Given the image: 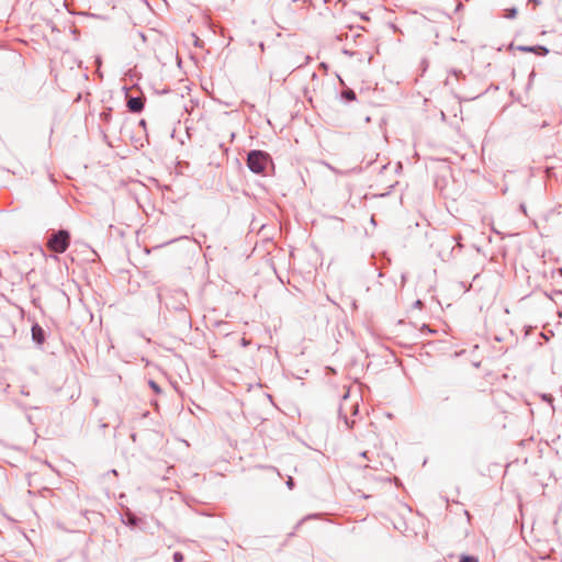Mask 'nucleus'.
I'll list each match as a JSON object with an SVG mask.
<instances>
[{"label": "nucleus", "mask_w": 562, "mask_h": 562, "mask_svg": "<svg viewBox=\"0 0 562 562\" xmlns=\"http://www.w3.org/2000/svg\"><path fill=\"white\" fill-rule=\"evenodd\" d=\"M70 243V234L67 231H58L47 241V248L57 254L66 251Z\"/></svg>", "instance_id": "obj_1"}, {"label": "nucleus", "mask_w": 562, "mask_h": 562, "mask_svg": "<svg viewBox=\"0 0 562 562\" xmlns=\"http://www.w3.org/2000/svg\"><path fill=\"white\" fill-rule=\"evenodd\" d=\"M269 161V156L262 151L254 150L248 154L247 164L251 171L260 173L262 172Z\"/></svg>", "instance_id": "obj_2"}, {"label": "nucleus", "mask_w": 562, "mask_h": 562, "mask_svg": "<svg viewBox=\"0 0 562 562\" xmlns=\"http://www.w3.org/2000/svg\"><path fill=\"white\" fill-rule=\"evenodd\" d=\"M127 106L132 112H140L144 108V102L139 98H131L127 101Z\"/></svg>", "instance_id": "obj_3"}, {"label": "nucleus", "mask_w": 562, "mask_h": 562, "mask_svg": "<svg viewBox=\"0 0 562 562\" xmlns=\"http://www.w3.org/2000/svg\"><path fill=\"white\" fill-rule=\"evenodd\" d=\"M32 335L34 340H36L38 344L44 341V333L40 326L32 327Z\"/></svg>", "instance_id": "obj_4"}, {"label": "nucleus", "mask_w": 562, "mask_h": 562, "mask_svg": "<svg viewBox=\"0 0 562 562\" xmlns=\"http://www.w3.org/2000/svg\"><path fill=\"white\" fill-rule=\"evenodd\" d=\"M517 15V10L515 8L506 9L504 16L507 19H514Z\"/></svg>", "instance_id": "obj_5"}, {"label": "nucleus", "mask_w": 562, "mask_h": 562, "mask_svg": "<svg viewBox=\"0 0 562 562\" xmlns=\"http://www.w3.org/2000/svg\"><path fill=\"white\" fill-rule=\"evenodd\" d=\"M342 95L349 101H353L356 99V94L352 90L345 91Z\"/></svg>", "instance_id": "obj_6"}, {"label": "nucleus", "mask_w": 562, "mask_h": 562, "mask_svg": "<svg viewBox=\"0 0 562 562\" xmlns=\"http://www.w3.org/2000/svg\"><path fill=\"white\" fill-rule=\"evenodd\" d=\"M149 386L153 389V391L156 394H160L161 393V389L159 387V385L155 381H149Z\"/></svg>", "instance_id": "obj_7"}, {"label": "nucleus", "mask_w": 562, "mask_h": 562, "mask_svg": "<svg viewBox=\"0 0 562 562\" xmlns=\"http://www.w3.org/2000/svg\"><path fill=\"white\" fill-rule=\"evenodd\" d=\"M461 562H476V559L473 557L465 555L462 557Z\"/></svg>", "instance_id": "obj_8"}, {"label": "nucleus", "mask_w": 562, "mask_h": 562, "mask_svg": "<svg viewBox=\"0 0 562 562\" xmlns=\"http://www.w3.org/2000/svg\"><path fill=\"white\" fill-rule=\"evenodd\" d=\"M173 559H175L176 562H181L183 560V557H182V554L180 552H176L173 554Z\"/></svg>", "instance_id": "obj_9"}, {"label": "nucleus", "mask_w": 562, "mask_h": 562, "mask_svg": "<svg viewBox=\"0 0 562 562\" xmlns=\"http://www.w3.org/2000/svg\"><path fill=\"white\" fill-rule=\"evenodd\" d=\"M248 342L245 339H243V345L246 346Z\"/></svg>", "instance_id": "obj_10"}]
</instances>
